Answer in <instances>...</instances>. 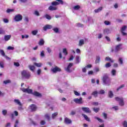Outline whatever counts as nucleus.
<instances>
[{"instance_id":"1","label":"nucleus","mask_w":127,"mask_h":127,"mask_svg":"<svg viewBox=\"0 0 127 127\" xmlns=\"http://www.w3.org/2000/svg\"><path fill=\"white\" fill-rule=\"evenodd\" d=\"M21 91L23 92V93H27L28 94H32L34 96L36 97H42V95L38 92L35 91L33 92V90L32 89H30L29 88H23L21 89Z\"/></svg>"},{"instance_id":"2","label":"nucleus","mask_w":127,"mask_h":127,"mask_svg":"<svg viewBox=\"0 0 127 127\" xmlns=\"http://www.w3.org/2000/svg\"><path fill=\"white\" fill-rule=\"evenodd\" d=\"M102 80L104 85L110 86V84H111V78H110L108 74H104L102 77Z\"/></svg>"},{"instance_id":"3","label":"nucleus","mask_w":127,"mask_h":127,"mask_svg":"<svg viewBox=\"0 0 127 127\" xmlns=\"http://www.w3.org/2000/svg\"><path fill=\"white\" fill-rule=\"evenodd\" d=\"M21 75L22 78H25V79H29L31 76L30 72L24 70L21 72Z\"/></svg>"},{"instance_id":"4","label":"nucleus","mask_w":127,"mask_h":127,"mask_svg":"<svg viewBox=\"0 0 127 127\" xmlns=\"http://www.w3.org/2000/svg\"><path fill=\"white\" fill-rule=\"evenodd\" d=\"M115 100L117 102H119V105L123 107L125 106V102H124V98H120L119 97H115Z\"/></svg>"},{"instance_id":"5","label":"nucleus","mask_w":127,"mask_h":127,"mask_svg":"<svg viewBox=\"0 0 127 127\" xmlns=\"http://www.w3.org/2000/svg\"><path fill=\"white\" fill-rule=\"evenodd\" d=\"M56 1H54L52 2V5H59V4H64V1L63 0H56Z\"/></svg>"},{"instance_id":"6","label":"nucleus","mask_w":127,"mask_h":127,"mask_svg":"<svg viewBox=\"0 0 127 127\" xmlns=\"http://www.w3.org/2000/svg\"><path fill=\"white\" fill-rule=\"evenodd\" d=\"M51 71L53 72V73H57V72H61V68L57 66H55L54 68L51 69Z\"/></svg>"},{"instance_id":"7","label":"nucleus","mask_w":127,"mask_h":127,"mask_svg":"<svg viewBox=\"0 0 127 127\" xmlns=\"http://www.w3.org/2000/svg\"><path fill=\"white\" fill-rule=\"evenodd\" d=\"M14 19L15 21L17 22L20 21V20H22V15L21 14H17L15 16Z\"/></svg>"},{"instance_id":"8","label":"nucleus","mask_w":127,"mask_h":127,"mask_svg":"<svg viewBox=\"0 0 127 127\" xmlns=\"http://www.w3.org/2000/svg\"><path fill=\"white\" fill-rule=\"evenodd\" d=\"M74 102H75V104H78L79 105H81L83 104V98L82 97H80L79 98H75L73 100Z\"/></svg>"},{"instance_id":"9","label":"nucleus","mask_w":127,"mask_h":127,"mask_svg":"<svg viewBox=\"0 0 127 127\" xmlns=\"http://www.w3.org/2000/svg\"><path fill=\"white\" fill-rule=\"evenodd\" d=\"M81 109L84 113H86V114H91L92 113L89 107H82Z\"/></svg>"},{"instance_id":"10","label":"nucleus","mask_w":127,"mask_h":127,"mask_svg":"<svg viewBox=\"0 0 127 127\" xmlns=\"http://www.w3.org/2000/svg\"><path fill=\"white\" fill-rule=\"evenodd\" d=\"M72 66H73V63H69L67 67L65 68L66 71L68 72V73H71V72H72V70L70 69V68Z\"/></svg>"},{"instance_id":"11","label":"nucleus","mask_w":127,"mask_h":127,"mask_svg":"<svg viewBox=\"0 0 127 127\" xmlns=\"http://www.w3.org/2000/svg\"><path fill=\"white\" fill-rule=\"evenodd\" d=\"M123 44H120L118 45H117L115 47V52H118V51H120L121 49H123V48L121 47L122 46Z\"/></svg>"},{"instance_id":"12","label":"nucleus","mask_w":127,"mask_h":127,"mask_svg":"<svg viewBox=\"0 0 127 127\" xmlns=\"http://www.w3.org/2000/svg\"><path fill=\"white\" fill-rule=\"evenodd\" d=\"M31 112H35L37 110V107L34 104H32L30 106Z\"/></svg>"},{"instance_id":"13","label":"nucleus","mask_w":127,"mask_h":127,"mask_svg":"<svg viewBox=\"0 0 127 127\" xmlns=\"http://www.w3.org/2000/svg\"><path fill=\"white\" fill-rule=\"evenodd\" d=\"M52 28V26L51 25L47 24L45 26L43 27V30L45 31H46L47 29H51Z\"/></svg>"},{"instance_id":"14","label":"nucleus","mask_w":127,"mask_h":127,"mask_svg":"<svg viewBox=\"0 0 127 127\" xmlns=\"http://www.w3.org/2000/svg\"><path fill=\"white\" fill-rule=\"evenodd\" d=\"M64 123L65 125H70V124H72V121L69 118H64Z\"/></svg>"},{"instance_id":"15","label":"nucleus","mask_w":127,"mask_h":127,"mask_svg":"<svg viewBox=\"0 0 127 127\" xmlns=\"http://www.w3.org/2000/svg\"><path fill=\"white\" fill-rule=\"evenodd\" d=\"M126 29H127V26H124L121 28V32L124 36L127 35V33H125L124 31H125Z\"/></svg>"},{"instance_id":"16","label":"nucleus","mask_w":127,"mask_h":127,"mask_svg":"<svg viewBox=\"0 0 127 127\" xmlns=\"http://www.w3.org/2000/svg\"><path fill=\"white\" fill-rule=\"evenodd\" d=\"M48 9L51 11H53V10H57L58 8L56 6L51 5L49 7Z\"/></svg>"},{"instance_id":"17","label":"nucleus","mask_w":127,"mask_h":127,"mask_svg":"<svg viewBox=\"0 0 127 127\" xmlns=\"http://www.w3.org/2000/svg\"><path fill=\"white\" fill-rule=\"evenodd\" d=\"M14 103L16 104L17 105H18V106H20V107H22V104L18 99H15L14 100Z\"/></svg>"},{"instance_id":"18","label":"nucleus","mask_w":127,"mask_h":127,"mask_svg":"<svg viewBox=\"0 0 127 127\" xmlns=\"http://www.w3.org/2000/svg\"><path fill=\"white\" fill-rule=\"evenodd\" d=\"M11 38V35H5L4 37V39L5 41H8L9 39Z\"/></svg>"},{"instance_id":"19","label":"nucleus","mask_w":127,"mask_h":127,"mask_svg":"<svg viewBox=\"0 0 127 127\" xmlns=\"http://www.w3.org/2000/svg\"><path fill=\"white\" fill-rule=\"evenodd\" d=\"M82 117H83V118H84V120H85V121H87V122H91L90 118H89V117H88V116L86 115L82 114Z\"/></svg>"},{"instance_id":"20","label":"nucleus","mask_w":127,"mask_h":127,"mask_svg":"<svg viewBox=\"0 0 127 127\" xmlns=\"http://www.w3.org/2000/svg\"><path fill=\"white\" fill-rule=\"evenodd\" d=\"M45 42L44 41V40H43V39H41L38 43V44L40 46H42V45H44Z\"/></svg>"},{"instance_id":"21","label":"nucleus","mask_w":127,"mask_h":127,"mask_svg":"<svg viewBox=\"0 0 127 127\" xmlns=\"http://www.w3.org/2000/svg\"><path fill=\"white\" fill-rule=\"evenodd\" d=\"M103 9V7H100L98 9H95L94 11L96 13H98V12H100V11H102Z\"/></svg>"},{"instance_id":"22","label":"nucleus","mask_w":127,"mask_h":127,"mask_svg":"<svg viewBox=\"0 0 127 127\" xmlns=\"http://www.w3.org/2000/svg\"><path fill=\"white\" fill-rule=\"evenodd\" d=\"M29 68L31 71L34 72V70H35V66L34 65H29Z\"/></svg>"},{"instance_id":"23","label":"nucleus","mask_w":127,"mask_h":127,"mask_svg":"<svg viewBox=\"0 0 127 127\" xmlns=\"http://www.w3.org/2000/svg\"><path fill=\"white\" fill-rule=\"evenodd\" d=\"M105 61H110V62H111V63H114V60H112V59H111V58H110L109 57H106Z\"/></svg>"},{"instance_id":"24","label":"nucleus","mask_w":127,"mask_h":127,"mask_svg":"<svg viewBox=\"0 0 127 127\" xmlns=\"http://www.w3.org/2000/svg\"><path fill=\"white\" fill-rule=\"evenodd\" d=\"M108 97L109 98H113V97H114V93H113L112 90L109 91L108 92Z\"/></svg>"},{"instance_id":"25","label":"nucleus","mask_w":127,"mask_h":127,"mask_svg":"<svg viewBox=\"0 0 127 127\" xmlns=\"http://www.w3.org/2000/svg\"><path fill=\"white\" fill-rule=\"evenodd\" d=\"M85 44V42L83 39H81L79 40V46H82V45H84Z\"/></svg>"},{"instance_id":"26","label":"nucleus","mask_w":127,"mask_h":127,"mask_svg":"<svg viewBox=\"0 0 127 127\" xmlns=\"http://www.w3.org/2000/svg\"><path fill=\"white\" fill-rule=\"evenodd\" d=\"M98 94H99V92H98V91H93L92 93V95L94 96V97H95V98H96V97H98Z\"/></svg>"},{"instance_id":"27","label":"nucleus","mask_w":127,"mask_h":127,"mask_svg":"<svg viewBox=\"0 0 127 127\" xmlns=\"http://www.w3.org/2000/svg\"><path fill=\"white\" fill-rule=\"evenodd\" d=\"M100 60H101V58H100V56L96 57V60L95 61L96 64H98V63H100Z\"/></svg>"},{"instance_id":"28","label":"nucleus","mask_w":127,"mask_h":127,"mask_svg":"<svg viewBox=\"0 0 127 127\" xmlns=\"http://www.w3.org/2000/svg\"><path fill=\"white\" fill-rule=\"evenodd\" d=\"M57 116H58V112H55L52 114V118L54 119L56 117H57Z\"/></svg>"},{"instance_id":"29","label":"nucleus","mask_w":127,"mask_h":127,"mask_svg":"<svg viewBox=\"0 0 127 127\" xmlns=\"http://www.w3.org/2000/svg\"><path fill=\"white\" fill-rule=\"evenodd\" d=\"M63 52L64 54V55H65V56L68 55V52H67V49H66V48L63 49Z\"/></svg>"},{"instance_id":"30","label":"nucleus","mask_w":127,"mask_h":127,"mask_svg":"<svg viewBox=\"0 0 127 127\" xmlns=\"http://www.w3.org/2000/svg\"><path fill=\"white\" fill-rule=\"evenodd\" d=\"M125 87V84H122L120 86H119L118 88H117L116 91L117 92H119V90H121V89H123V88Z\"/></svg>"},{"instance_id":"31","label":"nucleus","mask_w":127,"mask_h":127,"mask_svg":"<svg viewBox=\"0 0 127 127\" xmlns=\"http://www.w3.org/2000/svg\"><path fill=\"white\" fill-rule=\"evenodd\" d=\"M117 73V70L116 69H112L111 71V74L112 76H116V74Z\"/></svg>"},{"instance_id":"32","label":"nucleus","mask_w":127,"mask_h":127,"mask_svg":"<svg viewBox=\"0 0 127 127\" xmlns=\"http://www.w3.org/2000/svg\"><path fill=\"white\" fill-rule=\"evenodd\" d=\"M93 111L95 112V113H99V111H100L99 108H93Z\"/></svg>"},{"instance_id":"33","label":"nucleus","mask_w":127,"mask_h":127,"mask_svg":"<svg viewBox=\"0 0 127 127\" xmlns=\"http://www.w3.org/2000/svg\"><path fill=\"white\" fill-rule=\"evenodd\" d=\"M118 62H119L120 64H121V65H122V64H124L123 58H119L118 60Z\"/></svg>"},{"instance_id":"34","label":"nucleus","mask_w":127,"mask_h":127,"mask_svg":"<svg viewBox=\"0 0 127 127\" xmlns=\"http://www.w3.org/2000/svg\"><path fill=\"white\" fill-rule=\"evenodd\" d=\"M80 5H77L73 7V9H74V10H78V9H80Z\"/></svg>"},{"instance_id":"35","label":"nucleus","mask_w":127,"mask_h":127,"mask_svg":"<svg viewBox=\"0 0 127 127\" xmlns=\"http://www.w3.org/2000/svg\"><path fill=\"white\" fill-rule=\"evenodd\" d=\"M95 119L96 120H97V121H98V122H99V123H104V121L103 120H102L101 119H100L99 117H95Z\"/></svg>"},{"instance_id":"36","label":"nucleus","mask_w":127,"mask_h":127,"mask_svg":"<svg viewBox=\"0 0 127 127\" xmlns=\"http://www.w3.org/2000/svg\"><path fill=\"white\" fill-rule=\"evenodd\" d=\"M45 17H46V18H47V19H48L49 20H50V19H51L52 18L51 16L47 14L45 15Z\"/></svg>"},{"instance_id":"37","label":"nucleus","mask_w":127,"mask_h":127,"mask_svg":"<svg viewBox=\"0 0 127 127\" xmlns=\"http://www.w3.org/2000/svg\"><path fill=\"white\" fill-rule=\"evenodd\" d=\"M111 66H112V64L110 63H108L105 65V66L106 67V68H110Z\"/></svg>"},{"instance_id":"38","label":"nucleus","mask_w":127,"mask_h":127,"mask_svg":"<svg viewBox=\"0 0 127 127\" xmlns=\"http://www.w3.org/2000/svg\"><path fill=\"white\" fill-rule=\"evenodd\" d=\"M5 32L3 30V29L0 28V34H5Z\"/></svg>"},{"instance_id":"39","label":"nucleus","mask_w":127,"mask_h":127,"mask_svg":"<svg viewBox=\"0 0 127 127\" xmlns=\"http://www.w3.org/2000/svg\"><path fill=\"white\" fill-rule=\"evenodd\" d=\"M53 30L56 33H58L59 32V29L58 28H54L53 29Z\"/></svg>"},{"instance_id":"40","label":"nucleus","mask_w":127,"mask_h":127,"mask_svg":"<svg viewBox=\"0 0 127 127\" xmlns=\"http://www.w3.org/2000/svg\"><path fill=\"white\" fill-rule=\"evenodd\" d=\"M2 114L3 116H6V114H7V110H2Z\"/></svg>"},{"instance_id":"41","label":"nucleus","mask_w":127,"mask_h":127,"mask_svg":"<svg viewBox=\"0 0 127 127\" xmlns=\"http://www.w3.org/2000/svg\"><path fill=\"white\" fill-rule=\"evenodd\" d=\"M12 11H14V9H9V8H8L6 10V12L7 13H9V12H11Z\"/></svg>"},{"instance_id":"42","label":"nucleus","mask_w":127,"mask_h":127,"mask_svg":"<svg viewBox=\"0 0 127 127\" xmlns=\"http://www.w3.org/2000/svg\"><path fill=\"white\" fill-rule=\"evenodd\" d=\"M34 65H35V66H36L37 67H41L42 64L41 63H35Z\"/></svg>"},{"instance_id":"43","label":"nucleus","mask_w":127,"mask_h":127,"mask_svg":"<svg viewBox=\"0 0 127 127\" xmlns=\"http://www.w3.org/2000/svg\"><path fill=\"white\" fill-rule=\"evenodd\" d=\"M34 14H35V15H36L37 16H39V15H40V14H39V12H38V11L37 10H35L34 11Z\"/></svg>"},{"instance_id":"44","label":"nucleus","mask_w":127,"mask_h":127,"mask_svg":"<svg viewBox=\"0 0 127 127\" xmlns=\"http://www.w3.org/2000/svg\"><path fill=\"white\" fill-rule=\"evenodd\" d=\"M38 32V31H37V30H34L32 31V34H33V35H36V34H37Z\"/></svg>"},{"instance_id":"45","label":"nucleus","mask_w":127,"mask_h":127,"mask_svg":"<svg viewBox=\"0 0 127 127\" xmlns=\"http://www.w3.org/2000/svg\"><path fill=\"white\" fill-rule=\"evenodd\" d=\"M11 82V81H10V80H7L3 81L4 84H5V85H6V84H8Z\"/></svg>"},{"instance_id":"46","label":"nucleus","mask_w":127,"mask_h":127,"mask_svg":"<svg viewBox=\"0 0 127 127\" xmlns=\"http://www.w3.org/2000/svg\"><path fill=\"white\" fill-rule=\"evenodd\" d=\"M45 118L48 120V121H50V116L48 114L45 115Z\"/></svg>"},{"instance_id":"47","label":"nucleus","mask_w":127,"mask_h":127,"mask_svg":"<svg viewBox=\"0 0 127 127\" xmlns=\"http://www.w3.org/2000/svg\"><path fill=\"white\" fill-rule=\"evenodd\" d=\"M98 93L100 95H104V94H105V91L104 90H101Z\"/></svg>"},{"instance_id":"48","label":"nucleus","mask_w":127,"mask_h":127,"mask_svg":"<svg viewBox=\"0 0 127 127\" xmlns=\"http://www.w3.org/2000/svg\"><path fill=\"white\" fill-rule=\"evenodd\" d=\"M14 65L16 67H19L20 65L18 62H14Z\"/></svg>"},{"instance_id":"49","label":"nucleus","mask_w":127,"mask_h":127,"mask_svg":"<svg viewBox=\"0 0 127 127\" xmlns=\"http://www.w3.org/2000/svg\"><path fill=\"white\" fill-rule=\"evenodd\" d=\"M104 24L105 25H110V24H111V22L109 21H105Z\"/></svg>"},{"instance_id":"50","label":"nucleus","mask_w":127,"mask_h":127,"mask_svg":"<svg viewBox=\"0 0 127 127\" xmlns=\"http://www.w3.org/2000/svg\"><path fill=\"white\" fill-rule=\"evenodd\" d=\"M40 56L41 57H44L45 56V54H44V51H42L41 52Z\"/></svg>"},{"instance_id":"51","label":"nucleus","mask_w":127,"mask_h":127,"mask_svg":"<svg viewBox=\"0 0 127 127\" xmlns=\"http://www.w3.org/2000/svg\"><path fill=\"white\" fill-rule=\"evenodd\" d=\"M0 52L2 56H4L5 55V53H4V51H3V50H0Z\"/></svg>"},{"instance_id":"52","label":"nucleus","mask_w":127,"mask_h":127,"mask_svg":"<svg viewBox=\"0 0 127 127\" xmlns=\"http://www.w3.org/2000/svg\"><path fill=\"white\" fill-rule=\"evenodd\" d=\"M8 50H13L14 49V47L11 46H8L7 47Z\"/></svg>"},{"instance_id":"53","label":"nucleus","mask_w":127,"mask_h":127,"mask_svg":"<svg viewBox=\"0 0 127 127\" xmlns=\"http://www.w3.org/2000/svg\"><path fill=\"white\" fill-rule=\"evenodd\" d=\"M124 127H127V121H125L123 124Z\"/></svg>"},{"instance_id":"54","label":"nucleus","mask_w":127,"mask_h":127,"mask_svg":"<svg viewBox=\"0 0 127 127\" xmlns=\"http://www.w3.org/2000/svg\"><path fill=\"white\" fill-rule=\"evenodd\" d=\"M75 61L77 62V63H79V62H80V58L78 56L76 57Z\"/></svg>"},{"instance_id":"55","label":"nucleus","mask_w":127,"mask_h":127,"mask_svg":"<svg viewBox=\"0 0 127 127\" xmlns=\"http://www.w3.org/2000/svg\"><path fill=\"white\" fill-rule=\"evenodd\" d=\"M45 124H46V122H45V121H43V120L41 121V122H40V125L41 126H44V125H45Z\"/></svg>"},{"instance_id":"56","label":"nucleus","mask_w":127,"mask_h":127,"mask_svg":"<svg viewBox=\"0 0 127 127\" xmlns=\"http://www.w3.org/2000/svg\"><path fill=\"white\" fill-rule=\"evenodd\" d=\"M75 114H76V112H75L74 111H72L69 115L70 116H74V115H75Z\"/></svg>"},{"instance_id":"57","label":"nucleus","mask_w":127,"mask_h":127,"mask_svg":"<svg viewBox=\"0 0 127 127\" xmlns=\"http://www.w3.org/2000/svg\"><path fill=\"white\" fill-rule=\"evenodd\" d=\"M74 94L75 95V96H80V93L78 92V91H74Z\"/></svg>"},{"instance_id":"58","label":"nucleus","mask_w":127,"mask_h":127,"mask_svg":"<svg viewBox=\"0 0 127 127\" xmlns=\"http://www.w3.org/2000/svg\"><path fill=\"white\" fill-rule=\"evenodd\" d=\"M103 117H104V119L105 120H107V117H108V115H107V114H106L105 113H103Z\"/></svg>"},{"instance_id":"59","label":"nucleus","mask_w":127,"mask_h":127,"mask_svg":"<svg viewBox=\"0 0 127 127\" xmlns=\"http://www.w3.org/2000/svg\"><path fill=\"white\" fill-rule=\"evenodd\" d=\"M112 109H114L115 111H118L119 110V107L118 106H114L112 107Z\"/></svg>"},{"instance_id":"60","label":"nucleus","mask_w":127,"mask_h":127,"mask_svg":"<svg viewBox=\"0 0 127 127\" xmlns=\"http://www.w3.org/2000/svg\"><path fill=\"white\" fill-rule=\"evenodd\" d=\"M93 73L94 71H93V70L89 71L88 72V75H93Z\"/></svg>"},{"instance_id":"61","label":"nucleus","mask_w":127,"mask_h":127,"mask_svg":"<svg viewBox=\"0 0 127 127\" xmlns=\"http://www.w3.org/2000/svg\"><path fill=\"white\" fill-rule=\"evenodd\" d=\"M47 51H48V53H51V52H52V50H51L50 48H47Z\"/></svg>"},{"instance_id":"62","label":"nucleus","mask_w":127,"mask_h":127,"mask_svg":"<svg viewBox=\"0 0 127 127\" xmlns=\"http://www.w3.org/2000/svg\"><path fill=\"white\" fill-rule=\"evenodd\" d=\"M105 38L106 39V40H107V41H108L109 42H110V41H111V38H110V37H109L108 36H106Z\"/></svg>"},{"instance_id":"63","label":"nucleus","mask_w":127,"mask_h":127,"mask_svg":"<svg viewBox=\"0 0 127 127\" xmlns=\"http://www.w3.org/2000/svg\"><path fill=\"white\" fill-rule=\"evenodd\" d=\"M19 122L18 120H16L15 123V125L14 126V127H17V124H18Z\"/></svg>"},{"instance_id":"64","label":"nucleus","mask_w":127,"mask_h":127,"mask_svg":"<svg viewBox=\"0 0 127 127\" xmlns=\"http://www.w3.org/2000/svg\"><path fill=\"white\" fill-rule=\"evenodd\" d=\"M85 68H92V64H88L85 66Z\"/></svg>"}]
</instances>
